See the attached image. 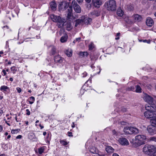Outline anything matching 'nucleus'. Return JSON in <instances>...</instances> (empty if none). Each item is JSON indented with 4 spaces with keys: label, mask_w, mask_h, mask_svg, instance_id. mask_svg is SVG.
<instances>
[{
    "label": "nucleus",
    "mask_w": 156,
    "mask_h": 156,
    "mask_svg": "<svg viewBox=\"0 0 156 156\" xmlns=\"http://www.w3.org/2000/svg\"><path fill=\"white\" fill-rule=\"evenodd\" d=\"M9 80L11 82H12L13 81V78H11V77L10 78Z\"/></svg>",
    "instance_id": "69168bd1"
},
{
    "label": "nucleus",
    "mask_w": 156,
    "mask_h": 156,
    "mask_svg": "<svg viewBox=\"0 0 156 156\" xmlns=\"http://www.w3.org/2000/svg\"><path fill=\"white\" fill-rule=\"evenodd\" d=\"M95 155L94 156H102L103 154L101 153L98 151V152L97 153L94 154Z\"/></svg>",
    "instance_id": "79ce46f5"
},
{
    "label": "nucleus",
    "mask_w": 156,
    "mask_h": 156,
    "mask_svg": "<svg viewBox=\"0 0 156 156\" xmlns=\"http://www.w3.org/2000/svg\"><path fill=\"white\" fill-rule=\"evenodd\" d=\"M56 48L54 46L51 47V49L50 54L51 55H54L56 53Z\"/></svg>",
    "instance_id": "393cba45"
},
{
    "label": "nucleus",
    "mask_w": 156,
    "mask_h": 156,
    "mask_svg": "<svg viewBox=\"0 0 156 156\" xmlns=\"http://www.w3.org/2000/svg\"><path fill=\"white\" fill-rule=\"evenodd\" d=\"M119 142L120 144L123 145H128L129 142L126 139L124 138H120L119 139Z\"/></svg>",
    "instance_id": "9d476101"
},
{
    "label": "nucleus",
    "mask_w": 156,
    "mask_h": 156,
    "mask_svg": "<svg viewBox=\"0 0 156 156\" xmlns=\"http://www.w3.org/2000/svg\"><path fill=\"white\" fill-rule=\"evenodd\" d=\"M75 22L76 23L75 26L76 27L78 25L83 23L84 21L82 20L78 19Z\"/></svg>",
    "instance_id": "b1692460"
},
{
    "label": "nucleus",
    "mask_w": 156,
    "mask_h": 156,
    "mask_svg": "<svg viewBox=\"0 0 156 156\" xmlns=\"http://www.w3.org/2000/svg\"><path fill=\"white\" fill-rule=\"evenodd\" d=\"M54 59L55 62L61 63L62 62L64 58L59 55H58L55 57Z\"/></svg>",
    "instance_id": "ddd939ff"
},
{
    "label": "nucleus",
    "mask_w": 156,
    "mask_h": 156,
    "mask_svg": "<svg viewBox=\"0 0 156 156\" xmlns=\"http://www.w3.org/2000/svg\"><path fill=\"white\" fill-rule=\"evenodd\" d=\"M128 89L129 90H132L133 91L134 90V87H129Z\"/></svg>",
    "instance_id": "a18cd8bd"
},
{
    "label": "nucleus",
    "mask_w": 156,
    "mask_h": 156,
    "mask_svg": "<svg viewBox=\"0 0 156 156\" xmlns=\"http://www.w3.org/2000/svg\"><path fill=\"white\" fill-rule=\"evenodd\" d=\"M143 151L144 153L150 156H156V147L153 145H145L143 148Z\"/></svg>",
    "instance_id": "f257e3e1"
},
{
    "label": "nucleus",
    "mask_w": 156,
    "mask_h": 156,
    "mask_svg": "<svg viewBox=\"0 0 156 156\" xmlns=\"http://www.w3.org/2000/svg\"><path fill=\"white\" fill-rule=\"evenodd\" d=\"M112 156H119V155L116 153H114L112 155Z\"/></svg>",
    "instance_id": "6e6d98bb"
},
{
    "label": "nucleus",
    "mask_w": 156,
    "mask_h": 156,
    "mask_svg": "<svg viewBox=\"0 0 156 156\" xmlns=\"http://www.w3.org/2000/svg\"><path fill=\"white\" fill-rule=\"evenodd\" d=\"M73 7L75 11L78 13L81 12V9L80 6L77 4L75 0H73L72 3Z\"/></svg>",
    "instance_id": "423d86ee"
},
{
    "label": "nucleus",
    "mask_w": 156,
    "mask_h": 156,
    "mask_svg": "<svg viewBox=\"0 0 156 156\" xmlns=\"http://www.w3.org/2000/svg\"><path fill=\"white\" fill-rule=\"evenodd\" d=\"M83 77H84L86 76L87 75V73L86 72H84L82 73Z\"/></svg>",
    "instance_id": "de8ad7c7"
},
{
    "label": "nucleus",
    "mask_w": 156,
    "mask_h": 156,
    "mask_svg": "<svg viewBox=\"0 0 156 156\" xmlns=\"http://www.w3.org/2000/svg\"><path fill=\"white\" fill-rule=\"evenodd\" d=\"M22 136L21 135H19L16 137V139H20L22 138Z\"/></svg>",
    "instance_id": "3c124183"
},
{
    "label": "nucleus",
    "mask_w": 156,
    "mask_h": 156,
    "mask_svg": "<svg viewBox=\"0 0 156 156\" xmlns=\"http://www.w3.org/2000/svg\"><path fill=\"white\" fill-rule=\"evenodd\" d=\"M9 90V88L7 86L3 85L0 87V90L3 92H7L8 90Z\"/></svg>",
    "instance_id": "5701e85b"
},
{
    "label": "nucleus",
    "mask_w": 156,
    "mask_h": 156,
    "mask_svg": "<svg viewBox=\"0 0 156 156\" xmlns=\"http://www.w3.org/2000/svg\"><path fill=\"white\" fill-rule=\"evenodd\" d=\"M147 130L148 133L151 135H153L156 133L155 127L152 124L147 126Z\"/></svg>",
    "instance_id": "0eeeda50"
},
{
    "label": "nucleus",
    "mask_w": 156,
    "mask_h": 156,
    "mask_svg": "<svg viewBox=\"0 0 156 156\" xmlns=\"http://www.w3.org/2000/svg\"><path fill=\"white\" fill-rule=\"evenodd\" d=\"M129 127H126L124 128L123 131L124 133L126 134H131V132H129Z\"/></svg>",
    "instance_id": "a878e982"
},
{
    "label": "nucleus",
    "mask_w": 156,
    "mask_h": 156,
    "mask_svg": "<svg viewBox=\"0 0 156 156\" xmlns=\"http://www.w3.org/2000/svg\"><path fill=\"white\" fill-rule=\"evenodd\" d=\"M145 109L147 111L152 112L156 111V107L154 104H149L146 105Z\"/></svg>",
    "instance_id": "6e6552de"
},
{
    "label": "nucleus",
    "mask_w": 156,
    "mask_h": 156,
    "mask_svg": "<svg viewBox=\"0 0 156 156\" xmlns=\"http://www.w3.org/2000/svg\"><path fill=\"white\" fill-rule=\"evenodd\" d=\"M11 71L12 72L13 74L16 73V72L17 71V69L15 66L12 67L10 68Z\"/></svg>",
    "instance_id": "72a5a7b5"
},
{
    "label": "nucleus",
    "mask_w": 156,
    "mask_h": 156,
    "mask_svg": "<svg viewBox=\"0 0 156 156\" xmlns=\"http://www.w3.org/2000/svg\"><path fill=\"white\" fill-rule=\"evenodd\" d=\"M26 111L27 112L26 114L27 115H30V113L29 109H27L26 110Z\"/></svg>",
    "instance_id": "49530a36"
},
{
    "label": "nucleus",
    "mask_w": 156,
    "mask_h": 156,
    "mask_svg": "<svg viewBox=\"0 0 156 156\" xmlns=\"http://www.w3.org/2000/svg\"><path fill=\"white\" fill-rule=\"evenodd\" d=\"M44 149L42 147H40L38 148V151L39 154H41L44 152Z\"/></svg>",
    "instance_id": "58836bf2"
},
{
    "label": "nucleus",
    "mask_w": 156,
    "mask_h": 156,
    "mask_svg": "<svg viewBox=\"0 0 156 156\" xmlns=\"http://www.w3.org/2000/svg\"><path fill=\"white\" fill-rule=\"evenodd\" d=\"M117 14L120 16H122L123 15V12L121 9H118L117 11Z\"/></svg>",
    "instance_id": "c85d7f7f"
},
{
    "label": "nucleus",
    "mask_w": 156,
    "mask_h": 156,
    "mask_svg": "<svg viewBox=\"0 0 156 156\" xmlns=\"http://www.w3.org/2000/svg\"><path fill=\"white\" fill-rule=\"evenodd\" d=\"M39 126H40V127H41V129H42V128H44V126H42L41 124H40L39 125Z\"/></svg>",
    "instance_id": "0e129e2a"
},
{
    "label": "nucleus",
    "mask_w": 156,
    "mask_h": 156,
    "mask_svg": "<svg viewBox=\"0 0 156 156\" xmlns=\"http://www.w3.org/2000/svg\"><path fill=\"white\" fill-rule=\"evenodd\" d=\"M60 142L61 144L64 146H66L67 144V142L63 140H60Z\"/></svg>",
    "instance_id": "f704fd0d"
},
{
    "label": "nucleus",
    "mask_w": 156,
    "mask_h": 156,
    "mask_svg": "<svg viewBox=\"0 0 156 156\" xmlns=\"http://www.w3.org/2000/svg\"><path fill=\"white\" fill-rule=\"evenodd\" d=\"M151 124L153 125L155 128L156 127V117L153 119L151 121Z\"/></svg>",
    "instance_id": "c756f323"
},
{
    "label": "nucleus",
    "mask_w": 156,
    "mask_h": 156,
    "mask_svg": "<svg viewBox=\"0 0 156 156\" xmlns=\"http://www.w3.org/2000/svg\"><path fill=\"white\" fill-rule=\"evenodd\" d=\"M136 92L137 93H140L141 92V89L140 86L137 85L136 87Z\"/></svg>",
    "instance_id": "7c9ffc66"
},
{
    "label": "nucleus",
    "mask_w": 156,
    "mask_h": 156,
    "mask_svg": "<svg viewBox=\"0 0 156 156\" xmlns=\"http://www.w3.org/2000/svg\"><path fill=\"white\" fill-rule=\"evenodd\" d=\"M129 132H131L130 134H132L133 133H137L138 132V129L136 128L130 127H129Z\"/></svg>",
    "instance_id": "f3484780"
},
{
    "label": "nucleus",
    "mask_w": 156,
    "mask_h": 156,
    "mask_svg": "<svg viewBox=\"0 0 156 156\" xmlns=\"http://www.w3.org/2000/svg\"><path fill=\"white\" fill-rule=\"evenodd\" d=\"M66 54L69 57H70L72 56V53L71 51H67L66 53Z\"/></svg>",
    "instance_id": "4c0bfd02"
},
{
    "label": "nucleus",
    "mask_w": 156,
    "mask_h": 156,
    "mask_svg": "<svg viewBox=\"0 0 156 156\" xmlns=\"http://www.w3.org/2000/svg\"><path fill=\"white\" fill-rule=\"evenodd\" d=\"M146 22L147 25L149 27L152 26L154 23L153 20L150 17L147 18Z\"/></svg>",
    "instance_id": "4468645a"
},
{
    "label": "nucleus",
    "mask_w": 156,
    "mask_h": 156,
    "mask_svg": "<svg viewBox=\"0 0 156 156\" xmlns=\"http://www.w3.org/2000/svg\"><path fill=\"white\" fill-rule=\"evenodd\" d=\"M112 134L115 136H117L118 135V133L115 131V130H113L112 131Z\"/></svg>",
    "instance_id": "c03bdc74"
},
{
    "label": "nucleus",
    "mask_w": 156,
    "mask_h": 156,
    "mask_svg": "<svg viewBox=\"0 0 156 156\" xmlns=\"http://www.w3.org/2000/svg\"><path fill=\"white\" fill-rule=\"evenodd\" d=\"M2 72L3 73V76H5L6 75L7 73L6 72V71L4 69L2 70Z\"/></svg>",
    "instance_id": "09e8293b"
},
{
    "label": "nucleus",
    "mask_w": 156,
    "mask_h": 156,
    "mask_svg": "<svg viewBox=\"0 0 156 156\" xmlns=\"http://www.w3.org/2000/svg\"><path fill=\"white\" fill-rule=\"evenodd\" d=\"M0 156H5V154H2L0 155Z\"/></svg>",
    "instance_id": "774afa93"
},
{
    "label": "nucleus",
    "mask_w": 156,
    "mask_h": 156,
    "mask_svg": "<svg viewBox=\"0 0 156 156\" xmlns=\"http://www.w3.org/2000/svg\"><path fill=\"white\" fill-rule=\"evenodd\" d=\"M51 18L52 21L57 23V26L58 28L63 27L65 23V19L62 18L59 16H57L54 14L51 15Z\"/></svg>",
    "instance_id": "f03ea898"
},
{
    "label": "nucleus",
    "mask_w": 156,
    "mask_h": 156,
    "mask_svg": "<svg viewBox=\"0 0 156 156\" xmlns=\"http://www.w3.org/2000/svg\"><path fill=\"white\" fill-rule=\"evenodd\" d=\"M94 44L92 43H91L89 45V50H92L94 48Z\"/></svg>",
    "instance_id": "c9c22d12"
},
{
    "label": "nucleus",
    "mask_w": 156,
    "mask_h": 156,
    "mask_svg": "<svg viewBox=\"0 0 156 156\" xmlns=\"http://www.w3.org/2000/svg\"><path fill=\"white\" fill-rule=\"evenodd\" d=\"M16 89L19 93H21L22 91L20 87H17L16 88Z\"/></svg>",
    "instance_id": "37998d69"
},
{
    "label": "nucleus",
    "mask_w": 156,
    "mask_h": 156,
    "mask_svg": "<svg viewBox=\"0 0 156 156\" xmlns=\"http://www.w3.org/2000/svg\"><path fill=\"white\" fill-rule=\"evenodd\" d=\"M20 129H12L11 130V133L12 134H16L19 132L20 131Z\"/></svg>",
    "instance_id": "2f4dec72"
},
{
    "label": "nucleus",
    "mask_w": 156,
    "mask_h": 156,
    "mask_svg": "<svg viewBox=\"0 0 156 156\" xmlns=\"http://www.w3.org/2000/svg\"><path fill=\"white\" fill-rule=\"evenodd\" d=\"M154 112L147 111L144 112V115L147 118L150 119L151 121L155 117H156V114Z\"/></svg>",
    "instance_id": "39448f33"
},
{
    "label": "nucleus",
    "mask_w": 156,
    "mask_h": 156,
    "mask_svg": "<svg viewBox=\"0 0 156 156\" xmlns=\"http://www.w3.org/2000/svg\"><path fill=\"white\" fill-rule=\"evenodd\" d=\"M85 0L87 3H89L91 1V0Z\"/></svg>",
    "instance_id": "864d4df0"
},
{
    "label": "nucleus",
    "mask_w": 156,
    "mask_h": 156,
    "mask_svg": "<svg viewBox=\"0 0 156 156\" xmlns=\"http://www.w3.org/2000/svg\"><path fill=\"white\" fill-rule=\"evenodd\" d=\"M144 99L145 101L147 102L149 104L152 105V104H154L153 98L147 94H145V95L144 97Z\"/></svg>",
    "instance_id": "1a4fd4ad"
},
{
    "label": "nucleus",
    "mask_w": 156,
    "mask_h": 156,
    "mask_svg": "<svg viewBox=\"0 0 156 156\" xmlns=\"http://www.w3.org/2000/svg\"><path fill=\"white\" fill-rule=\"evenodd\" d=\"M120 36V33H118L116 34V37L115 39L118 40L119 39V36Z\"/></svg>",
    "instance_id": "a19ab883"
},
{
    "label": "nucleus",
    "mask_w": 156,
    "mask_h": 156,
    "mask_svg": "<svg viewBox=\"0 0 156 156\" xmlns=\"http://www.w3.org/2000/svg\"><path fill=\"white\" fill-rule=\"evenodd\" d=\"M79 55L80 57H82L85 56L87 57L88 55V54L87 52L81 51L79 53Z\"/></svg>",
    "instance_id": "4be33fe9"
},
{
    "label": "nucleus",
    "mask_w": 156,
    "mask_h": 156,
    "mask_svg": "<svg viewBox=\"0 0 156 156\" xmlns=\"http://www.w3.org/2000/svg\"><path fill=\"white\" fill-rule=\"evenodd\" d=\"M122 110L123 112H126L127 111V109L126 108H122Z\"/></svg>",
    "instance_id": "5fc2aeb1"
},
{
    "label": "nucleus",
    "mask_w": 156,
    "mask_h": 156,
    "mask_svg": "<svg viewBox=\"0 0 156 156\" xmlns=\"http://www.w3.org/2000/svg\"><path fill=\"white\" fill-rule=\"evenodd\" d=\"M29 102L30 104H32L35 101V98L34 97L31 96L29 98Z\"/></svg>",
    "instance_id": "cd10ccee"
},
{
    "label": "nucleus",
    "mask_w": 156,
    "mask_h": 156,
    "mask_svg": "<svg viewBox=\"0 0 156 156\" xmlns=\"http://www.w3.org/2000/svg\"><path fill=\"white\" fill-rule=\"evenodd\" d=\"M64 4V9L65 10L67 8L69 7V3L66 2H64L63 3Z\"/></svg>",
    "instance_id": "473e14b6"
},
{
    "label": "nucleus",
    "mask_w": 156,
    "mask_h": 156,
    "mask_svg": "<svg viewBox=\"0 0 156 156\" xmlns=\"http://www.w3.org/2000/svg\"><path fill=\"white\" fill-rule=\"evenodd\" d=\"M92 21V19L90 18H87L86 19H85L84 20H83L84 22L86 24H88L90 23Z\"/></svg>",
    "instance_id": "bb28decb"
},
{
    "label": "nucleus",
    "mask_w": 156,
    "mask_h": 156,
    "mask_svg": "<svg viewBox=\"0 0 156 156\" xmlns=\"http://www.w3.org/2000/svg\"><path fill=\"white\" fill-rule=\"evenodd\" d=\"M134 19L138 22L140 21L142 19V16L138 14H136L133 16Z\"/></svg>",
    "instance_id": "dca6fc26"
},
{
    "label": "nucleus",
    "mask_w": 156,
    "mask_h": 156,
    "mask_svg": "<svg viewBox=\"0 0 156 156\" xmlns=\"http://www.w3.org/2000/svg\"><path fill=\"white\" fill-rule=\"evenodd\" d=\"M68 38V36L67 34H65L64 36H62L61 37L60 41L62 43H64L66 42Z\"/></svg>",
    "instance_id": "412c9836"
},
{
    "label": "nucleus",
    "mask_w": 156,
    "mask_h": 156,
    "mask_svg": "<svg viewBox=\"0 0 156 156\" xmlns=\"http://www.w3.org/2000/svg\"><path fill=\"white\" fill-rule=\"evenodd\" d=\"M90 151L91 153L93 154L97 153L98 152V150L95 147H91L90 150Z\"/></svg>",
    "instance_id": "6ab92c4d"
},
{
    "label": "nucleus",
    "mask_w": 156,
    "mask_h": 156,
    "mask_svg": "<svg viewBox=\"0 0 156 156\" xmlns=\"http://www.w3.org/2000/svg\"><path fill=\"white\" fill-rule=\"evenodd\" d=\"M51 8L52 10L55 11L56 9L57 5L55 1H52L50 3Z\"/></svg>",
    "instance_id": "2eb2a0df"
},
{
    "label": "nucleus",
    "mask_w": 156,
    "mask_h": 156,
    "mask_svg": "<svg viewBox=\"0 0 156 156\" xmlns=\"http://www.w3.org/2000/svg\"><path fill=\"white\" fill-rule=\"evenodd\" d=\"M3 129L1 125H0V131H2Z\"/></svg>",
    "instance_id": "13d9d810"
},
{
    "label": "nucleus",
    "mask_w": 156,
    "mask_h": 156,
    "mask_svg": "<svg viewBox=\"0 0 156 156\" xmlns=\"http://www.w3.org/2000/svg\"><path fill=\"white\" fill-rule=\"evenodd\" d=\"M147 41V40H143L142 41L144 42H146Z\"/></svg>",
    "instance_id": "bf43d9fd"
},
{
    "label": "nucleus",
    "mask_w": 156,
    "mask_h": 156,
    "mask_svg": "<svg viewBox=\"0 0 156 156\" xmlns=\"http://www.w3.org/2000/svg\"><path fill=\"white\" fill-rule=\"evenodd\" d=\"M93 5L95 7L99 8L101 5L102 3L101 0H92Z\"/></svg>",
    "instance_id": "9b49d317"
},
{
    "label": "nucleus",
    "mask_w": 156,
    "mask_h": 156,
    "mask_svg": "<svg viewBox=\"0 0 156 156\" xmlns=\"http://www.w3.org/2000/svg\"><path fill=\"white\" fill-rule=\"evenodd\" d=\"M81 39V38L80 37H78V38H76V41H79Z\"/></svg>",
    "instance_id": "4d7b16f0"
},
{
    "label": "nucleus",
    "mask_w": 156,
    "mask_h": 156,
    "mask_svg": "<svg viewBox=\"0 0 156 156\" xmlns=\"http://www.w3.org/2000/svg\"><path fill=\"white\" fill-rule=\"evenodd\" d=\"M72 6H69V8L67 9V17L70 19L73 16V14L72 12Z\"/></svg>",
    "instance_id": "f8f14e48"
},
{
    "label": "nucleus",
    "mask_w": 156,
    "mask_h": 156,
    "mask_svg": "<svg viewBox=\"0 0 156 156\" xmlns=\"http://www.w3.org/2000/svg\"><path fill=\"white\" fill-rule=\"evenodd\" d=\"M90 14L94 17H96L100 15V12L98 11L94 10L90 12Z\"/></svg>",
    "instance_id": "a211bd4d"
},
{
    "label": "nucleus",
    "mask_w": 156,
    "mask_h": 156,
    "mask_svg": "<svg viewBox=\"0 0 156 156\" xmlns=\"http://www.w3.org/2000/svg\"><path fill=\"white\" fill-rule=\"evenodd\" d=\"M70 26H71V25L70 24H68L67 26V28H70Z\"/></svg>",
    "instance_id": "e2e57ef3"
},
{
    "label": "nucleus",
    "mask_w": 156,
    "mask_h": 156,
    "mask_svg": "<svg viewBox=\"0 0 156 156\" xmlns=\"http://www.w3.org/2000/svg\"><path fill=\"white\" fill-rule=\"evenodd\" d=\"M34 134L33 133H30L29 134V137L30 139H32L34 138Z\"/></svg>",
    "instance_id": "ea45409f"
},
{
    "label": "nucleus",
    "mask_w": 156,
    "mask_h": 156,
    "mask_svg": "<svg viewBox=\"0 0 156 156\" xmlns=\"http://www.w3.org/2000/svg\"><path fill=\"white\" fill-rule=\"evenodd\" d=\"M79 3L82 2L83 0H76Z\"/></svg>",
    "instance_id": "603ef678"
},
{
    "label": "nucleus",
    "mask_w": 156,
    "mask_h": 156,
    "mask_svg": "<svg viewBox=\"0 0 156 156\" xmlns=\"http://www.w3.org/2000/svg\"><path fill=\"white\" fill-rule=\"evenodd\" d=\"M146 139V136L143 135H138L135 137V143L137 144L138 146L144 144Z\"/></svg>",
    "instance_id": "20e7f679"
},
{
    "label": "nucleus",
    "mask_w": 156,
    "mask_h": 156,
    "mask_svg": "<svg viewBox=\"0 0 156 156\" xmlns=\"http://www.w3.org/2000/svg\"><path fill=\"white\" fill-rule=\"evenodd\" d=\"M46 134H47V133L46 132H44L43 133V135L44 136H45Z\"/></svg>",
    "instance_id": "338daca9"
},
{
    "label": "nucleus",
    "mask_w": 156,
    "mask_h": 156,
    "mask_svg": "<svg viewBox=\"0 0 156 156\" xmlns=\"http://www.w3.org/2000/svg\"><path fill=\"white\" fill-rule=\"evenodd\" d=\"M3 54V52L2 51H0V57H1L2 56L1 55V54Z\"/></svg>",
    "instance_id": "680f3d73"
},
{
    "label": "nucleus",
    "mask_w": 156,
    "mask_h": 156,
    "mask_svg": "<svg viewBox=\"0 0 156 156\" xmlns=\"http://www.w3.org/2000/svg\"><path fill=\"white\" fill-rule=\"evenodd\" d=\"M3 113V111L0 109V114L1 115Z\"/></svg>",
    "instance_id": "052dcab7"
},
{
    "label": "nucleus",
    "mask_w": 156,
    "mask_h": 156,
    "mask_svg": "<svg viewBox=\"0 0 156 156\" xmlns=\"http://www.w3.org/2000/svg\"><path fill=\"white\" fill-rule=\"evenodd\" d=\"M68 133V136H73L72 135V133L71 132H69Z\"/></svg>",
    "instance_id": "8fccbe9b"
},
{
    "label": "nucleus",
    "mask_w": 156,
    "mask_h": 156,
    "mask_svg": "<svg viewBox=\"0 0 156 156\" xmlns=\"http://www.w3.org/2000/svg\"><path fill=\"white\" fill-rule=\"evenodd\" d=\"M108 11H114L116 8V3L114 0H110L105 2V5Z\"/></svg>",
    "instance_id": "7ed1b4c3"
},
{
    "label": "nucleus",
    "mask_w": 156,
    "mask_h": 156,
    "mask_svg": "<svg viewBox=\"0 0 156 156\" xmlns=\"http://www.w3.org/2000/svg\"><path fill=\"white\" fill-rule=\"evenodd\" d=\"M106 151L107 152L112 153L114 150V149L110 146H107L105 148Z\"/></svg>",
    "instance_id": "aec40b11"
},
{
    "label": "nucleus",
    "mask_w": 156,
    "mask_h": 156,
    "mask_svg": "<svg viewBox=\"0 0 156 156\" xmlns=\"http://www.w3.org/2000/svg\"><path fill=\"white\" fill-rule=\"evenodd\" d=\"M149 140L150 141H153L156 142V137L153 136L150 138Z\"/></svg>",
    "instance_id": "e433bc0d"
}]
</instances>
